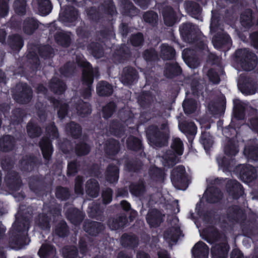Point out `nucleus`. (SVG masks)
Wrapping results in <instances>:
<instances>
[{"instance_id": "obj_1", "label": "nucleus", "mask_w": 258, "mask_h": 258, "mask_svg": "<svg viewBox=\"0 0 258 258\" xmlns=\"http://www.w3.org/2000/svg\"><path fill=\"white\" fill-rule=\"evenodd\" d=\"M29 219L28 217L19 212L16 215V221L9 232V245L11 247L21 248L28 244V238L26 235L28 230Z\"/></svg>"}, {"instance_id": "obj_2", "label": "nucleus", "mask_w": 258, "mask_h": 258, "mask_svg": "<svg viewBox=\"0 0 258 258\" xmlns=\"http://www.w3.org/2000/svg\"><path fill=\"white\" fill-rule=\"evenodd\" d=\"M77 66L82 68L81 81L83 85L87 87L82 92L84 99L89 98L92 95V85L95 76L99 75L97 68L94 69L91 63L87 60L83 55H77L76 57Z\"/></svg>"}, {"instance_id": "obj_3", "label": "nucleus", "mask_w": 258, "mask_h": 258, "mask_svg": "<svg viewBox=\"0 0 258 258\" xmlns=\"http://www.w3.org/2000/svg\"><path fill=\"white\" fill-rule=\"evenodd\" d=\"M45 132L49 137H42L39 142V146L44 160V164L48 166L51 160L53 152L52 141L50 138L52 140L58 138L59 133L58 128L54 122H51L46 126Z\"/></svg>"}, {"instance_id": "obj_4", "label": "nucleus", "mask_w": 258, "mask_h": 258, "mask_svg": "<svg viewBox=\"0 0 258 258\" xmlns=\"http://www.w3.org/2000/svg\"><path fill=\"white\" fill-rule=\"evenodd\" d=\"M146 134L148 143L151 146L161 148L168 144L169 134L161 131L156 125H149L146 129Z\"/></svg>"}, {"instance_id": "obj_5", "label": "nucleus", "mask_w": 258, "mask_h": 258, "mask_svg": "<svg viewBox=\"0 0 258 258\" xmlns=\"http://www.w3.org/2000/svg\"><path fill=\"white\" fill-rule=\"evenodd\" d=\"M236 60L245 71L253 70L257 63L256 55L247 48L238 49L235 52Z\"/></svg>"}, {"instance_id": "obj_6", "label": "nucleus", "mask_w": 258, "mask_h": 258, "mask_svg": "<svg viewBox=\"0 0 258 258\" xmlns=\"http://www.w3.org/2000/svg\"><path fill=\"white\" fill-rule=\"evenodd\" d=\"M12 92L14 99L21 104L29 103L33 96L32 89L26 83L17 84Z\"/></svg>"}, {"instance_id": "obj_7", "label": "nucleus", "mask_w": 258, "mask_h": 258, "mask_svg": "<svg viewBox=\"0 0 258 258\" xmlns=\"http://www.w3.org/2000/svg\"><path fill=\"white\" fill-rule=\"evenodd\" d=\"M179 30L184 42L190 43L197 41L200 33L196 25L191 23H184L179 26Z\"/></svg>"}, {"instance_id": "obj_8", "label": "nucleus", "mask_w": 258, "mask_h": 258, "mask_svg": "<svg viewBox=\"0 0 258 258\" xmlns=\"http://www.w3.org/2000/svg\"><path fill=\"white\" fill-rule=\"evenodd\" d=\"M235 170L239 174L240 180L245 183L251 182L257 177L256 169L250 164H239Z\"/></svg>"}, {"instance_id": "obj_9", "label": "nucleus", "mask_w": 258, "mask_h": 258, "mask_svg": "<svg viewBox=\"0 0 258 258\" xmlns=\"http://www.w3.org/2000/svg\"><path fill=\"white\" fill-rule=\"evenodd\" d=\"M171 180L175 186H187V176L185 167L183 165H178L173 169L171 173Z\"/></svg>"}, {"instance_id": "obj_10", "label": "nucleus", "mask_w": 258, "mask_h": 258, "mask_svg": "<svg viewBox=\"0 0 258 258\" xmlns=\"http://www.w3.org/2000/svg\"><path fill=\"white\" fill-rule=\"evenodd\" d=\"M241 25L245 28L250 29L255 26L258 28V11L253 12L250 9H246L240 16Z\"/></svg>"}, {"instance_id": "obj_11", "label": "nucleus", "mask_w": 258, "mask_h": 258, "mask_svg": "<svg viewBox=\"0 0 258 258\" xmlns=\"http://www.w3.org/2000/svg\"><path fill=\"white\" fill-rule=\"evenodd\" d=\"M212 43L215 48L224 51L229 49L232 40L227 33L218 32L213 36Z\"/></svg>"}, {"instance_id": "obj_12", "label": "nucleus", "mask_w": 258, "mask_h": 258, "mask_svg": "<svg viewBox=\"0 0 258 258\" xmlns=\"http://www.w3.org/2000/svg\"><path fill=\"white\" fill-rule=\"evenodd\" d=\"M41 164L40 160L33 155H26L19 161L20 170L23 172H30Z\"/></svg>"}, {"instance_id": "obj_13", "label": "nucleus", "mask_w": 258, "mask_h": 258, "mask_svg": "<svg viewBox=\"0 0 258 258\" xmlns=\"http://www.w3.org/2000/svg\"><path fill=\"white\" fill-rule=\"evenodd\" d=\"M5 181L8 187L13 191L20 190L22 185V181L19 173L15 170L7 173Z\"/></svg>"}, {"instance_id": "obj_14", "label": "nucleus", "mask_w": 258, "mask_h": 258, "mask_svg": "<svg viewBox=\"0 0 258 258\" xmlns=\"http://www.w3.org/2000/svg\"><path fill=\"white\" fill-rule=\"evenodd\" d=\"M164 24L168 27H172L178 22L176 12L170 6H165L161 10Z\"/></svg>"}, {"instance_id": "obj_15", "label": "nucleus", "mask_w": 258, "mask_h": 258, "mask_svg": "<svg viewBox=\"0 0 258 258\" xmlns=\"http://www.w3.org/2000/svg\"><path fill=\"white\" fill-rule=\"evenodd\" d=\"M131 51L125 44L116 47L111 56L112 61L116 64L123 63L131 56Z\"/></svg>"}, {"instance_id": "obj_16", "label": "nucleus", "mask_w": 258, "mask_h": 258, "mask_svg": "<svg viewBox=\"0 0 258 258\" xmlns=\"http://www.w3.org/2000/svg\"><path fill=\"white\" fill-rule=\"evenodd\" d=\"M227 192L234 200H238L244 194L242 185L235 179L229 180L226 184Z\"/></svg>"}, {"instance_id": "obj_17", "label": "nucleus", "mask_w": 258, "mask_h": 258, "mask_svg": "<svg viewBox=\"0 0 258 258\" xmlns=\"http://www.w3.org/2000/svg\"><path fill=\"white\" fill-rule=\"evenodd\" d=\"M165 215L157 209H153L148 212L146 221L151 228H157L164 221Z\"/></svg>"}, {"instance_id": "obj_18", "label": "nucleus", "mask_w": 258, "mask_h": 258, "mask_svg": "<svg viewBox=\"0 0 258 258\" xmlns=\"http://www.w3.org/2000/svg\"><path fill=\"white\" fill-rule=\"evenodd\" d=\"M30 189L35 194H39L44 190L45 180L41 175H33L28 178Z\"/></svg>"}, {"instance_id": "obj_19", "label": "nucleus", "mask_w": 258, "mask_h": 258, "mask_svg": "<svg viewBox=\"0 0 258 258\" xmlns=\"http://www.w3.org/2000/svg\"><path fill=\"white\" fill-rule=\"evenodd\" d=\"M182 69L177 62H166L164 65L163 74L167 78L172 79L181 76Z\"/></svg>"}, {"instance_id": "obj_20", "label": "nucleus", "mask_w": 258, "mask_h": 258, "mask_svg": "<svg viewBox=\"0 0 258 258\" xmlns=\"http://www.w3.org/2000/svg\"><path fill=\"white\" fill-rule=\"evenodd\" d=\"M230 246L227 242H221L213 245L211 249L212 258H228Z\"/></svg>"}, {"instance_id": "obj_21", "label": "nucleus", "mask_w": 258, "mask_h": 258, "mask_svg": "<svg viewBox=\"0 0 258 258\" xmlns=\"http://www.w3.org/2000/svg\"><path fill=\"white\" fill-rule=\"evenodd\" d=\"M138 72L135 68L128 66L123 69L121 81L124 85H132L138 80Z\"/></svg>"}, {"instance_id": "obj_22", "label": "nucleus", "mask_w": 258, "mask_h": 258, "mask_svg": "<svg viewBox=\"0 0 258 258\" xmlns=\"http://www.w3.org/2000/svg\"><path fill=\"white\" fill-rule=\"evenodd\" d=\"M104 43L100 41L95 40V38L91 39L87 44V49L94 57L100 58L104 54Z\"/></svg>"}, {"instance_id": "obj_23", "label": "nucleus", "mask_w": 258, "mask_h": 258, "mask_svg": "<svg viewBox=\"0 0 258 258\" xmlns=\"http://www.w3.org/2000/svg\"><path fill=\"white\" fill-rule=\"evenodd\" d=\"M67 219L74 225H79L84 220L85 214L77 208H68L65 213Z\"/></svg>"}, {"instance_id": "obj_24", "label": "nucleus", "mask_w": 258, "mask_h": 258, "mask_svg": "<svg viewBox=\"0 0 258 258\" xmlns=\"http://www.w3.org/2000/svg\"><path fill=\"white\" fill-rule=\"evenodd\" d=\"M83 228L90 235L96 236L104 231L105 227L101 222L86 220L84 222Z\"/></svg>"}, {"instance_id": "obj_25", "label": "nucleus", "mask_w": 258, "mask_h": 258, "mask_svg": "<svg viewBox=\"0 0 258 258\" xmlns=\"http://www.w3.org/2000/svg\"><path fill=\"white\" fill-rule=\"evenodd\" d=\"M103 147L106 156L111 158L115 156L119 153L120 144L118 140L109 138L105 142Z\"/></svg>"}, {"instance_id": "obj_26", "label": "nucleus", "mask_w": 258, "mask_h": 258, "mask_svg": "<svg viewBox=\"0 0 258 258\" xmlns=\"http://www.w3.org/2000/svg\"><path fill=\"white\" fill-rule=\"evenodd\" d=\"M128 222V219L125 214H121L114 217H110L107 220V225L112 230L122 229Z\"/></svg>"}, {"instance_id": "obj_27", "label": "nucleus", "mask_w": 258, "mask_h": 258, "mask_svg": "<svg viewBox=\"0 0 258 258\" xmlns=\"http://www.w3.org/2000/svg\"><path fill=\"white\" fill-rule=\"evenodd\" d=\"M202 238L208 243L212 244L220 240L221 234L217 228L210 226L203 229Z\"/></svg>"}, {"instance_id": "obj_28", "label": "nucleus", "mask_w": 258, "mask_h": 258, "mask_svg": "<svg viewBox=\"0 0 258 258\" xmlns=\"http://www.w3.org/2000/svg\"><path fill=\"white\" fill-rule=\"evenodd\" d=\"M16 146L15 138L10 135H4L0 138V152L9 153L14 151Z\"/></svg>"}, {"instance_id": "obj_29", "label": "nucleus", "mask_w": 258, "mask_h": 258, "mask_svg": "<svg viewBox=\"0 0 258 258\" xmlns=\"http://www.w3.org/2000/svg\"><path fill=\"white\" fill-rule=\"evenodd\" d=\"M179 130L184 133L189 142L191 143L197 133V127L194 122L183 121L178 124Z\"/></svg>"}, {"instance_id": "obj_30", "label": "nucleus", "mask_w": 258, "mask_h": 258, "mask_svg": "<svg viewBox=\"0 0 258 258\" xmlns=\"http://www.w3.org/2000/svg\"><path fill=\"white\" fill-rule=\"evenodd\" d=\"M51 103L52 104L54 109H58L57 116L60 119L62 120L67 115L69 105L67 103H63L61 100L55 98L54 97H49L48 99Z\"/></svg>"}, {"instance_id": "obj_31", "label": "nucleus", "mask_w": 258, "mask_h": 258, "mask_svg": "<svg viewBox=\"0 0 258 258\" xmlns=\"http://www.w3.org/2000/svg\"><path fill=\"white\" fill-rule=\"evenodd\" d=\"M119 167L113 163H110L107 166L105 172V180L110 183H116L119 179Z\"/></svg>"}, {"instance_id": "obj_32", "label": "nucleus", "mask_w": 258, "mask_h": 258, "mask_svg": "<svg viewBox=\"0 0 258 258\" xmlns=\"http://www.w3.org/2000/svg\"><path fill=\"white\" fill-rule=\"evenodd\" d=\"M209 252L208 246L202 241L196 243L191 249V253L194 258H207Z\"/></svg>"}, {"instance_id": "obj_33", "label": "nucleus", "mask_w": 258, "mask_h": 258, "mask_svg": "<svg viewBox=\"0 0 258 258\" xmlns=\"http://www.w3.org/2000/svg\"><path fill=\"white\" fill-rule=\"evenodd\" d=\"M185 8L187 13L196 19L199 20L201 17L202 8L200 4L192 1L185 2Z\"/></svg>"}, {"instance_id": "obj_34", "label": "nucleus", "mask_w": 258, "mask_h": 258, "mask_svg": "<svg viewBox=\"0 0 258 258\" xmlns=\"http://www.w3.org/2000/svg\"><path fill=\"white\" fill-rule=\"evenodd\" d=\"M49 88L50 90L55 94L62 95L67 90V85L62 80L57 78H52L49 82Z\"/></svg>"}, {"instance_id": "obj_35", "label": "nucleus", "mask_w": 258, "mask_h": 258, "mask_svg": "<svg viewBox=\"0 0 258 258\" xmlns=\"http://www.w3.org/2000/svg\"><path fill=\"white\" fill-rule=\"evenodd\" d=\"M40 22L34 17H27L23 22V32L27 35H32L38 28Z\"/></svg>"}, {"instance_id": "obj_36", "label": "nucleus", "mask_w": 258, "mask_h": 258, "mask_svg": "<svg viewBox=\"0 0 258 258\" xmlns=\"http://www.w3.org/2000/svg\"><path fill=\"white\" fill-rule=\"evenodd\" d=\"M143 166L142 160L137 157L127 158L124 162V167L128 172L139 173Z\"/></svg>"}, {"instance_id": "obj_37", "label": "nucleus", "mask_w": 258, "mask_h": 258, "mask_svg": "<svg viewBox=\"0 0 258 258\" xmlns=\"http://www.w3.org/2000/svg\"><path fill=\"white\" fill-rule=\"evenodd\" d=\"M120 242L123 247L133 249L138 246L139 239L135 235L124 233L121 235Z\"/></svg>"}, {"instance_id": "obj_38", "label": "nucleus", "mask_w": 258, "mask_h": 258, "mask_svg": "<svg viewBox=\"0 0 258 258\" xmlns=\"http://www.w3.org/2000/svg\"><path fill=\"white\" fill-rule=\"evenodd\" d=\"M126 145L128 150L135 152L143 151L144 149L142 139L133 135L127 137Z\"/></svg>"}, {"instance_id": "obj_39", "label": "nucleus", "mask_w": 258, "mask_h": 258, "mask_svg": "<svg viewBox=\"0 0 258 258\" xmlns=\"http://www.w3.org/2000/svg\"><path fill=\"white\" fill-rule=\"evenodd\" d=\"M102 15L113 17L117 14L116 8L113 0H104L98 6Z\"/></svg>"}, {"instance_id": "obj_40", "label": "nucleus", "mask_w": 258, "mask_h": 258, "mask_svg": "<svg viewBox=\"0 0 258 258\" xmlns=\"http://www.w3.org/2000/svg\"><path fill=\"white\" fill-rule=\"evenodd\" d=\"M96 92L99 96L109 97L113 92V86L106 81H101L97 84Z\"/></svg>"}, {"instance_id": "obj_41", "label": "nucleus", "mask_w": 258, "mask_h": 258, "mask_svg": "<svg viewBox=\"0 0 258 258\" xmlns=\"http://www.w3.org/2000/svg\"><path fill=\"white\" fill-rule=\"evenodd\" d=\"M223 196V193L219 188L212 186L208 189L206 201L209 204L218 203L222 200Z\"/></svg>"}, {"instance_id": "obj_42", "label": "nucleus", "mask_w": 258, "mask_h": 258, "mask_svg": "<svg viewBox=\"0 0 258 258\" xmlns=\"http://www.w3.org/2000/svg\"><path fill=\"white\" fill-rule=\"evenodd\" d=\"M137 101L142 109H146L150 108L153 101V97L150 91H143L138 96Z\"/></svg>"}, {"instance_id": "obj_43", "label": "nucleus", "mask_w": 258, "mask_h": 258, "mask_svg": "<svg viewBox=\"0 0 258 258\" xmlns=\"http://www.w3.org/2000/svg\"><path fill=\"white\" fill-rule=\"evenodd\" d=\"M197 215L203 219V221L207 224L211 223L215 215L213 210H205L201 204H197L196 208Z\"/></svg>"}, {"instance_id": "obj_44", "label": "nucleus", "mask_w": 258, "mask_h": 258, "mask_svg": "<svg viewBox=\"0 0 258 258\" xmlns=\"http://www.w3.org/2000/svg\"><path fill=\"white\" fill-rule=\"evenodd\" d=\"M122 13L125 16L133 17L138 15L139 10L130 0H122Z\"/></svg>"}, {"instance_id": "obj_45", "label": "nucleus", "mask_w": 258, "mask_h": 258, "mask_svg": "<svg viewBox=\"0 0 258 258\" xmlns=\"http://www.w3.org/2000/svg\"><path fill=\"white\" fill-rule=\"evenodd\" d=\"M160 56L164 60L175 59L176 51L174 48L167 43H163L160 46Z\"/></svg>"}, {"instance_id": "obj_46", "label": "nucleus", "mask_w": 258, "mask_h": 258, "mask_svg": "<svg viewBox=\"0 0 258 258\" xmlns=\"http://www.w3.org/2000/svg\"><path fill=\"white\" fill-rule=\"evenodd\" d=\"M8 44L11 49L19 51L24 45V40L19 34H12L8 37Z\"/></svg>"}, {"instance_id": "obj_47", "label": "nucleus", "mask_w": 258, "mask_h": 258, "mask_svg": "<svg viewBox=\"0 0 258 258\" xmlns=\"http://www.w3.org/2000/svg\"><path fill=\"white\" fill-rule=\"evenodd\" d=\"M109 130L111 135L117 137H121L125 132L124 126L122 123L116 119L110 121Z\"/></svg>"}, {"instance_id": "obj_48", "label": "nucleus", "mask_w": 258, "mask_h": 258, "mask_svg": "<svg viewBox=\"0 0 258 258\" xmlns=\"http://www.w3.org/2000/svg\"><path fill=\"white\" fill-rule=\"evenodd\" d=\"M242 214L240 207L236 205H232L227 209L226 218L229 222H237Z\"/></svg>"}, {"instance_id": "obj_49", "label": "nucleus", "mask_w": 258, "mask_h": 258, "mask_svg": "<svg viewBox=\"0 0 258 258\" xmlns=\"http://www.w3.org/2000/svg\"><path fill=\"white\" fill-rule=\"evenodd\" d=\"M79 116L85 117L90 114L92 112L91 106L88 102L79 100L74 105Z\"/></svg>"}, {"instance_id": "obj_50", "label": "nucleus", "mask_w": 258, "mask_h": 258, "mask_svg": "<svg viewBox=\"0 0 258 258\" xmlns=\"http://www.w3.org/2000/svg\"><path fill=\"white\" fill-rule=\"evenodd\" d=\"M86 192L88 195L93 198L98 196L100 186L98 181L93 178L87 180L85 185Z\"/></svg>"}, {"instance_id": "obj_51", "label": "nucleus", "mask_w": 258, "mask_h": 258, "mask_svg": "<svg viewBox=\"0 0 258 258\" xmlns=\"http://www.w3.org/2000/svg\"><path fill=\"white\" fill-rule=\"evenodd\" d=\"M26 129L28 135L32 139L40 137L42 133L41 127L32 119L28 122Z\"/></svg>"}, {"instance_id": "obj_52", "label": "nucleus", "mask_w": 258, "mask_h": 258, "mask_svg": "<svg viewBox=\"0 0 258 258\" xmlns=\"http://www.w3.org/2000/svg\"><path fill=\"white\" fill-rule=\"evenodd\" d=\"M66 130L68 134L74 139L80 138L82 134L81 126L79 123L73 121L66 124Z\"/></svg>"}, {"instance_id": "obj_53", "label": "nucleus", "mask_w": 258, "mask_h": 258, "mask_svg": "<svg viewBox=\"0 0 258 258\" xmlns=\"http://www.w3.org/2000/svg\"><path fill=\"white\" fill-rule=\"evenodd\" d=\"M78 16V10L74 7H70L63 12L62 19L64 22L73 23L77 21Z\"/></svg>"}, {"instance_id": "obj_54", "label": "nucleus", "mask_w": 258, "mask_h": 258, "mask_svg": "<svg viewBox=\"0 0 258 258\" xmlns=\"http://www.w3.org/2000/svg\"><path fill=\"white\" fill-rule=\"evenodd\" d=\"M181 231L179 227H171L164 231L163 236L165 240L176 242L179 238Z\"/></svg>"}, {"instance_id": "obj_55", "label": "nucleus", "mask_w": 258, "mask_h": 258, "mask_svg": "<svg viewBox=\"0 0 258 258\" xmlns=\"http://www.w3.org/2000/svg\"><path fill=\"white\" fill-rule=\"evenodd\" d=\"M56 254L54 246L49 244H42L38 251L40 258H50Z\"/></svg>"}, {"instance_id": "obj_56", "label": "nucleus", "mask_w": 258, "mask_h": 258, "mask_svg": "<svg viewBox=\"0 0 258 258\" xmlns=\"http://www.w3.org/2000/svg\"><path fill=\"white\" fill-rule=\"evenodd\" d=\"M53 234L59 237L64 238L69 234V228L66 222L61 220L55 226L53 230Z\"/></svg>"}, {"instance_id": "obj_57", "label": "nucleus", "mask_w": 258, "mask_h": 258, "mask_svg": "<svg viewBox=\"0 0 258 258\" xmlns=\"http://www.w3.org/2000/svg\"><path fill=\"white\" fill-rule=\"evenodd\" d=\"M86 12L88 19L95 23H98L103 19V16L99 8L95 6H92L86 10Z\"/></svg>"}, {"instance_id": "obj_58", "label": "nucleus", "mask_w": 258, "mask_h": 258, "mask_svg": "<svg viewBox=\"0 0 258 258\" xmlns=\"http://www.w3.org/2000/svg\"><path fill=\"white\" fill-rule=\"evenodd\" d=\"M130 191L134 196L140 197L146 191V186L143 180L132 183L129 186Z\"/></svg>"}, {"instance_id": "obj_59", "label": "nucleus", "mask_w": 258, "mask_h": 258, "mask_svg": "<svg viewBox=\"0 0 258 258\" xmlns=\"http://www.w3.org/2000/svg\"><path fill=\"white\" fill-rule=\"evenodd\" d=\"M54 40L56 43L63 47H68L71 43L70 36L63 32H57L54 36Z\"/></svg>"}, {"instance_id": "obj_60", "label": "nucleus", "mask_w": 258, "mask_h": 258, "mask_svg": "<svg viewBox=\"0 0 258 258\" xmlns=\"http://www.w3.org/2000/svg\"><path fill=\"white\" fill-rule=\"evenodd\" d=\"M51 218L46 213H40L38 215L35 222L42 230H49L50 228Z\"/></svg>"}, {"instance_id": "obj_61", "label": "nucleus", "mask_w": 258, "mask_h": 258, "mask_svg": "<svg viewBox=\"0 0 258 258\" xmlns=\"http://www.w3.org/2000/svg\"><path fill=\"white\" fill-rule=\"evenodd\" d=\"M149 174L151 178L156 181H163L165 175L164 170L156 166H152L149 168Z\"/></svg>"}, {"instance_id": "obj_62", "label": "nucleus", "mask_w": 258, "mask_h": 258, "mask_svg": "<svg viewBox=\"0 0 258 258\" xmlns=\"http://www.w3.org/2000/svg\"><path fill=\"white\" fill-rule=\"evenodd\" d=\"M144 22L152 27H156L158 25V15L153 11H147L143 15Z\"/></svg>"}, {"instance_id": "obj_63", "label": "nucleus", "mask_w": 258, "mask_h": 258, "mask_svg": "<svg viewBox=\"0 0 258 258\" xmlns=\"http://www.w3.org/2000/svg\"><path fill=\"white\" fill-rule=\"evenodd\" d=\"M200 141L206 152L207 153L209 152L214 143L212 137L210 133L206 131L202 132Z\"/></svg>"}, {"instance_id": "obj_64", "label": "nucleus", "mask_w": 258, "mask_h": 258, "mask_svg": "<svg viewBox=\"0 0 258 258\" xmlns=\"http://www.w3.org/2000/svg\"><path fill=\"white\" fill-rule=\"evenodd\" d=\"M250 113L254 115L248 120V124L251 130L258 135V112L257 110L253 107L250 108Z\"/></svg>"}]
</instances>
